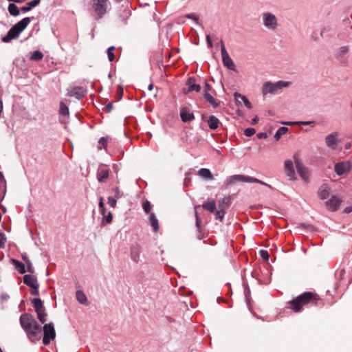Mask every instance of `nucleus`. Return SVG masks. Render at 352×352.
<instances>
[{
	"mask_svg": "<svg viewBox=\"0 0 352 352\" xmlns=\"http://www.w3.org/2000/svg\"><path fill=\"white\" fill-rule=\"evenodd\" d=\"M19 320L21 327L31 342H35L41 339L42 328L31 314H22Z\"/></svg>",
	"mask_w": 352,
	"mask_h": 352,
	"instance_id": "nucleus-1",
	"label": "nucleus"
},
{
	"mask_svg": "<svg viewBox=\"0 0 352 352\" xmlns=\"http://www.w3.org/2000/svg\"><path fill=\"white\" fill-rule=\"evenodd\" d=\"M319 300L320 297L318 294L311 292H305L289 302V308L298 312L308 304L316 305Z\"/></svg>",
	"mask_w": 352,
	"mask_h": 352,
	"instance_id": "nucleus-2",
	"label": "nucleus"
},
{
	"mask_svg": "<svg viewBox=\"0 0 352 352\" xmlns=\"http://www.w3.org/2000/svg\"><path fill=\"white\" fill-rule=\"evenodd\" d=\"M31 19L30 17H25L21 21H19L14 25H13L7 34L2 38V41L4 43H8L12 39L19 37V34L27 28L30 23Z\"/></svg>",
	"mask_w": 352,
	"mask_h": 352,
	"instance_id": "nucleus-3",
	"label": "nucleus"
},
{
	"mask_svg": "<svg viewBox=\"0 0 352 352\" xmlns=\"http://www.w3.org/2000/svg\"><path fill=\"white\" fill-rule=\"evenodd\" d=\"M289 81L278 80L277 82L267 81L265 82L261 88L262 94L265 96L267 94H276L279 93L283 89L287 88L290 85Z\"/></svg>",
	"mask_w": 352,
	"mask_h": 352,
	"instance_id": "nucleus-4",
	"label": "nucleus"
},
{
	"mask_svg": "<svg viewBox=\"0 0 352 352\" xmlns=\"http://www.w3.org/2000/svg\"><path fill=\"white\" fill-rule=\"evenodd\" d=\"M261 21L263 25L269 30L274 31L279 25L277 16L270 12H263L261 14Z\"/></svg>",
	"mask_w": 352,
	"mask_h": 352,
	"instance_id": "nucleus-5",
	"label": "nucleus"
},
{
	"mask_svg": "<svg viewBox=\"0 0 352 352\" xmlns=\"http://www.w3.org/2000/svg\"><path fill=\"white\" fill-rule=\"evenodd\" d=\"M110 3L108 0H92V6L99 19L107 13Z\"/></svg>",
	"mask_w": 352,
	"mask_h": 352,
	"instance_id": "nucleus-6",
	"label": "nucleus"
},
{
	"mask_svg": "<svg viewBox=\"0 0 352 352\" xmlns=\"http://www.w3.org/2000/svg\"><path fill=\"white\" fill-rule=\"evenodd\" d=\"M32 302L36 312L38 319L42 324H44L47 321V314L41 300L40 298H34Z\"/></svg>",
	"mask_w": 352,
	"mask_h": 352,
	"instance_id": "nucleus-7",
	"label": "nucleus"
},
{
	"mask_svg": "<svg viewBox=\"0 0 352 352\" xmlns=\"http://www.w3.org/2000/svg\"><path fill=\"white\" fill-rule=\"evenodd\" d=\"M43 343L45 345H48L52 340L56 337V332L52 322L45 324L43 326Z\"/></svg>",
	"mask_w": 352,
	"mask_h": 352,
	"instance_id": "nucleus-8",
	"label": "nucleus"
},
{
	"mask_svg": "<svg viewBox=\"0 0 352 352\" xmlns=\"http://www.w3.org/2000/svg\"><path fill=\"white\" fill-rule=\"evenodd\" d=\"M294 158L296 163V168L298 173L306 183H308L309 182L310 177L309 171L306 167H305V166L300 161L296 155L294 156Z\"/></svg>",
	"mask_w": 352,
	"mask_h": 352,
	"instance_id": "nucleus-9",
	"label": "nucleus"
},
{
	"mask_svg": "<svg viewBox=\"0 0 352 352\" xmlns=\"http://www.w3.org/2000/svg\"><path fill=\"white\" fill-rule=\"evenodd\" d=\"M87 93V89L80 86H70L67 89V96L81 99Z\"/></svg>",
	"mask_w": 352,
	"mask_h": 352,
	"instance_id": "nucleus-10",
	"label": "nucleus"
},
{
	"mask_svg": "<svg viewBox=\"0 0 352 352\" xmlns=\"http://www.w3.org/2000/svg\"><path fill=\"white\" fill-rule=\"evenodd\" d=\"M221 53L222 56V61L228 69L234 71L235 65L232 58L230 57L229 54L227 52V50L224 46V44L222 43L221 47Z\"/></svg>",
	"mask_w": 352,
	"mask_h": 352,
	"instance_id": "nucleus-11",
	"label": "nucleus"
},
{
	"mask_svg": "<svg viewBox=\"0 0 352 352\" xmlns=\"http://www.w3.org/2000/svg\"><path fill=\"white\" fill-rule=\"evenodd\" d=\"M338 133L335 131L325 137V143L327 147L331 149H335L337 147L340 142L338 140Z\"/></svg>",
	"mask_w": 352,
	"mask_h": 352,
	"instance_id": "nucleus-12",
	"label": "nucleus"
},
{
	"mask_svg": "<svg viewBox=\"0 0 352 352\" xmlns=\"http://www.w3.org/2000/svg\"><path fill=\"white\" fill-rule=\"evenodd\" d=\"M351 168V165L349 162L337 163L335 165V171L338 175L349 173Z\"/></svg>",
	"mask_w": 352,
	"mask_h": 352,
	"instance_id": "nucleus-13",
	"label": "nucleus"
},
{
	"mask_svg": "<svg viewBox=\"0 0 352 352\" xmlns=\"http://www.w3.org/2000/svg\"><path fill=\"white\" fill-rule=\"evenodd\" d=\"M186 85L188 86V88H184L183 89V91L185 94H188L192 91L199 92L201 90V86L198 84H196L195 79L194 78H189L187 80Z\"/></svg>",
	"mask_w": 352,
	"mask_h": 352,
	"instance_id": "nucleus-14",
	"label": "nucleus"
},
{
	"mask_svg": "<svg viewBox=\"0 0 352 352\" xmlns=\"http://www.w3.org/2000/svg\"><path fill=\"white\" fill-rule=\"evenodd\" d=\"M285 170L287 175L290 178V179L294 180L296 179L294 164L291 160H287L285 161Z\"/></svg>",
	"mask_w": 352,
	"mask_h": 352,
	"instance_id": "nucleus-15",
	"label": "nucleus"
},
{
	"mask_svg": "<svg viewBox=\"0 0 352 352\" xmlns=\"http://www.w3.org/2000/svg\"><path fill=\"white\" fill-rule=\"evenodd\" d=\"M140 252H141V248L139 245H135L131 247L130 250V256L131 260L135 263H138L140 261Z\"/></svg>",
	"mask_w": 352,
	"mask_h": 352,
	"instance_id": "nucleus-16",
	"label": "nucleus"
},
{
	"mask_svg": "<svg viewBox=\"0 0 352 352\" xmlns=\"http://www.w3.org/2000/svg\"><path fill=\"white\" fill-rule=\"evenodd\" d=\"M180 117L184 122H191L195 119L193 113L190 112L187 107L182 108L180 111Z\"/></svg>",
	"mask_w": 352,
	"mask_h": 352,
	"instance_id": "nucleus-17",
	"label": "nucleus"
},
{
	"mask_svg": "<svg viewBox=\"0 0 352 352\" xmlns=\"http://www.w3.org/2000/svg\"><path fill=\"white\" fill-rule=\"evenodd\" d=\"M109 176V169L107 167H100L98 170L97 179L99 182H104Z\"/></svg>",
	"mask_w": 352,
	"mask_h": 352,
	"instance_id": "nucleus-18",
	"label": "nucleus"
},
{
	"mask_svg": "<svg viewBox=\"0 0 352 352\" xmlns=\"http://www.w3.org/2000/svg\"><path fill=\"white\" fill-rule=\"evenodd\" d=\"M340 202L341 201L338 197L333 196L329 200L326 201V206L329 210L335 211L338 208Z\"/></svg>",
	"mask_w": 352,
	"mask_h": 352,
	"instance_id": "nucleus-19",
	"label": "nucleus"
},
{
	"mask_svg": "<svg viewBox=\"0 0 352 352\" xmlns=\"http://www.w3.org/2000/svg\"><path fill=\"white\" fill-rule=\"evenodd\" d=\"M23 282L25 284L32 287V289H38V284L36 278L32 275L27 274L23 276Z\"/></svg>",
	"mask_w": 352,
	"mask_h": 352,
	"instance_id": "nucleus-20",
	"label": "nucleus"
},
{
	"mask_svg": "<svg viewBox=\"0 0 352 352\" xmlns=\"http://www.w3.org/2000/svg\"><path fill=\"white\" fill-rule=\"evenodd\" d=\"M203 120L208 123L210 129L212 130H215L219 126V120L214 116H210L208 118L204 117Z\"/></svg>",
	"mask_w": 352,
	"mask_h": 352,
	"instance_id": "nucleus-21",
	"label": "nucleus"
},
{
	"mask_svg": "<svg viewBox=\"0 0 352 352\" xmlns=\"http://www.w3.org/2000/svg\"><path fill=\"white\" fill-rule=\"evenodd\" d=\"M236 181L243 182H249L252 183V182H257L254 179V177L245 176L243 175H235L232 176L231 177V182H234Z\"/></svg>",
	"mask_w": 352,
	"mask_h": 352,
	"instance_id": "nucleus-22",
	"label": "nucleus"
},
{
	"mask_svg": "<svg viewBox=\"0 0 352 352\" xmlns=\"http://www.w3.org/2000/svg\"><path fill=\"white\" fill-rule=\"evenodd\" d=\"M234 98H235L236 101L238 103L243 102L245 106L247 108H248V109H251L252 108V104H251L250 102L248 100L247 97H245V96H243V95H241V94H239V93H235L234 94Z\"/></svg>",
	"mask_w": 352,
	"mask_h": 352,
	"instance_id": "nucleus-23",
	"label": "nucleus"
},
{
	"mask_svg": "<svg viewBox=\"0 0 352 352\" xmlns=\"http://www.w3.org/2000/svg\"><path fill=\"white\" fill-rule=\"evenodd\" d=\"M198 175L206 179L212 180L214 179L210 170L208 168H202L198 171Z\"/></svg>",
	"mask_w": 352,
	"mask_h": 352,
	"instance_id": "nucleus-24",
	"label": "nucleus"
},
{
	"mask_svg": "<svg viewBox=\"0 0 352 352\" xmlns=\"http://www.w3.org/2000/svg\"><path fill=\"white\" fill-rule=\"evenodd\" d=\"M201 206L208 211L213 212L216 208V203L213 199H208Z\"/></svg>",
	"mask_w": 352,
	"mask_h": 352,
	"instance_id": "nucleus-25",
	"label": "nucleus"
},
{
	"mask_svg": "<svg viewBox=\"0 0 352 352\" xmlns=\"http://www.w3.org/2000/svg\"><path fill=\"white\" fill-rule=\"evenodd\" d=\"M348 52H349L348 47L342 46L337 50L336 53L335 54L336 58L337 59L341 60L342 58H343L345 56V55L348 53Z\"/></svg>",
	"mask_w": 352,
	"mask_h": 352,
	"instance_id": "nucleus-26",
	"label": "nucleus"
},
{
	"mask_svg": "<svg viewBox=\"0 0 352 352\" xmlns=\"http://www.w3.org/2000/svg\"><path fill=\"white\" fill-rule=\"evenodd\" d=\"M41 0H33L27 3L25 6L21 8V10L22 12H26L32 9V8L38 6L40 3Z\"/></svg>",
	"mask_w": 352,
	"mask_h": 352,
	"instance_id": "nucleus-27",
	"label": "nucleus"
},
{
	"mask_svg": "<svg viewBox=\"0 0 352 352\" xmlns=\"http://www.w3.org/2000/svg\"><path fill=\"white\" fill-rule=\"evenodd\" d=\"M149 221L150 224L152 226L153 230L155 232L158 231L159 230V224H158V220L157 219L154 213H151L149 217Z\"/></svg>",
	"mask_w": 352,
	"mask_h": 352,
	"instance_id": "nucleus-28",
	"label": "nucleus"
},
{
	"mask_svg": "<svg viewBox=\"0 0 352 352\" xmlns=\"http://www.w3.org/2000/svg\"><path fill=\"white\" fill-rule=\"evenodd\" d=\"M76 298L80 304H87V298L82 291L79 290L76 292Z\"/></svg>",
	"mask_w": 352,
	"mask_h": 352,
	"instance_id": "nucleus-29",
	"label": "nucleus"
},
{
	"mask_svg": "<svg viewBox=\"0 0 352 352\" xmlns=\"http://www.w3.org/2000/svg\"><path fill=\"white\" fill-rule=\"evenodd\" d=\"M318 194H319V197L322 199H324L327 198V197L329 195V187L327 186H322L319 190Z\"/></svg>",
	"mask_w": 352,
	"mask_h": 352,
	"instance_id": "nucleus-30",
	"label": "nucleus"
},
{
	"mask_svg": "<svg viewBox=\"0 0 352 352\" xmlns=\"http://www.w3.org/2000/svg\"><path fill=\"white\" fill-rule=\"evenodd\" d=\"M314 121H298V122H285L283 124L292 126V125H310L314 124Z\"/></svg>",
	"mask_w": 352,
	"mask_h": 352,
	"instance_id": "nucleus-31",
	"label": "nucleus"
},
{
	"mask_svg": "<svg viewBox=\"0 0 352 352\" xmlns=\"http://www.w3.org/2000/svg\"><path fill=\"white\" fill-rule=\"evenodd\" d=\"M12 263L15 265L16 267L18 269L19 273L24 274L26 272L25 265L21 262H19L15 259H12Z\"/></svg>",
	"mask_w": 352,
	"mask_h": 352,
	"instance_id": "nucleus-32",
	"label": "nucleus"
},
{
	"mask_svg": "<svg viewBox=\"0 0 352 352\" xmlns=\"http://www.w3.org/2000/svg\"><path fill=\"white\" fill-rule=\"evenodd\" d=\"M288 128L286 126L280 127L276 132L274 135V138L276 140H279L283 135L285 134L288 131Z\"/></svg>",
	"mask_w": 352,
	"mask_h": 352,
	"instance_id": "nucleus-33",
	"label": "nucleus"
},
{
	"mask_svg": "<svg viewBox=\"0 0 352 352\" xmlns=\"http://www.w3.org/2000/svg\"><path fill=\"white\" fill-rule=\"evenodd\" d=\"M8 11H9V13L12 16H16L19 14V10L18 7L14 3L9 4Z\"/></svg>",
	"mask_w": 352,
	"mask_h": 352,
	"instance_id": "nucleus-34",
	"label": "nucleus"
},
{
	"mask_svg": "<svg viewBox=\"0 0 352 352\" xmlns=\"http://www.w3.org/2000/svg\"><path fill=\"white\" fill-rule=\"evenodd\" d=\"M43 58V54L42 52H41L40 51H34L32 55H31V57L30 58L33 60H36V61H38V60H41L42 58Z\"/></svg>",
	"mask_w": 352,
	"mask_h": 352,
	"instance_id": "nucleus-35",
	"label": "nucleus"
},
{
	"mask_svg": "<svg viewBox=\"0 0 352 352\" xmlns=\"http://www.w3.org/2000/svg\"><path fill=\"white\" fill-rule=\"evenodd\" d=\"M204 97L206 98V100L209 102L213 107H217V103L216 102L214 98L209 94V93H204Z\"/></svg>",
	"mask_w": 352,
	"mask_h": 352,
	"instance_id": "nucleus-36",
	"label": "nucleus"
},
{
	"mask_svg": "<svg viewBox=\"0 0 352 352\" xmlns=\"http://www.w3.org/2000/svg\"><path fill=\"white\" fill-rule=\"evenodd\" d=\"M59 113L61 115L63 116H68L69 115V109L66 104H65L64 102H61L60 104V109Z\"/></svg>",
	"mask_w": 352,
	"mask_h": 352,
	"instance_id": "nucleus-37",
	"label": "nucleus"
},
{
	"mask_svg": "<svg viewBox=\"0 0 352 352\" xmlns=\"http://www.w3.org/2000/svg\"><path fill=\"white\" fill-rule=\"evenodd\" d=\"M109 138L107 137H102L101 138L99 141H98V149H102V148H107V140H108Z\"/></svg>",
	"mask_w": 352,
	"mask_h": 352,
	"instance_id": "nucleus-38",
	"label": "nucleus"
},
{
	"mask_svg": "<svg viewBox=\"0 0 352 352\" xmlns=\"http://www.w3.org/2000/svg\"><path fill=\"white\" fill-rule=\"evenodd\" d=\"M197 206L195 207V218H196V226L197 228V230H198V232H200V229H201V217L197 210Z\"/></svg>",
	"mask_w": 352,
	"mask_h": 352,
	"instance_id": "nucleus-39",
	"label": "nucleus"
},
{
	"mask_svg": "<svg viewBox=\"0 0 352 352\" xmlns=\"http://www.w3.org/2000/svg\"><path fill=\"white\" fill-rule=\"evenodd\" d=\"M219 207H221V206H219ZM224 214H225V212H224L223 208H219L217 210L216 214H215L216 219L221 221L224 217Z\"/></svg>",
	"mask_w": 352,
	"mask_h": 352,
	"instance_id": "nucleus-40",
	"label": "nucleus"
},
{
	"mask_svg": "<svg viewBox=\"0 0 352 352\" xmlns=\"http://www.w3.org/2000/svg\"><path fill=\"white\" fill-rule=\"evenodd\" d=\"M142 208L146 213H149L151 210V205L148 201H146L143 203Z\"/></svg>",
	"mask_w": 352,
	"mask_h": 352,
	"instance_id": "nucleus-41",
	"label": "nucleus"
},
{
	"mask_svg": "<svg viewBox=\"0 0 352 352\" xmlns=\"http://www.w3.org/2000/svg\"><path fill=\"white\" fill-rule=\"evenodd\" d=\"M102 215L104 216L103 223H110L112 221L113 216L111 212L107 215H105V214Z\"/></svg>",
	"mask_w": 352,
	"mask_h": 352,
	"instance_id": "nucleus-42",
	"label": "nucleus"
},
{
	"mask_svg": "<svg viewBox=\"0 0 352 352\" xmlns=\"http://www.w3.org/2000/svg\"><path fill=\"white\" fill-rule=\"evenodd\" d=\"M114 47L111 46L110 47L108 48V50H107V54H108V58L110 61H113L115 58L114 57V54L113 52V51L114 50Z\"/></svg>",
	"mask_w": 352,
	"mask_h": 352,
	"instance_id": "nucleus-43",
	"label": "nucleus"
},
{
	"mask_svg": "<svg viewBox=\"0 0 352 352\" xmlns=\"http://www.w3.org/2000/svg\"><path fill=\"white\" fill-rule=\"evenodd\" d=\"M117 199H118L115 198L114 197H108L109 205L112 208H115L117 204Z\"/></svg>",
	"mask_w": 352,
	"mask_h": 352,
	"instance_id": "nucleus-44",
	"label": "nucleus"
},
{
	"mask_svg": "<svg viewBox=\"0 0 352 352\" xmlns=\"http://www.w3.org/2000/svg\"><path fill=\"white\" fill-rule=\"evenodd\" d=\"M256 133V131L253 128H248L246 129H245L244 131V134L247 136V137H251L252 136L254 133Z\"/></svg>",
	"mask_w": 352,
	"mask_h": 352,
	"instance_id": "nucleus-45",
	"label": "nucleus"
},
{
	"mask_svg": "<svg viewBox=\"0 0 352 352\" xmlns=\"http://www.w3.org/2000/svg\"><path fill=\"white\" fill-rule=\"evenodd\" d=\"M114 197L116 199H120L123 196V192L120 190L118 187L114 188Z\"/></svg>",
	"mask_w": 352,
	"mask_h": 352,
	"instance_id": "nucleus-46",
	"label": "nucleus"
},
{
	"mask_svg": "<svg viewBox=\"0 0 352 352\" xmlns=\"http://www.w3.org/2000/svg\"><path fill=\"white\" fill-rule=\"evenodd\" d=\"M26 266H27V270L26 271L30 272V273H33L34 272V268H33V266H32V264L31 263V261L30 260H27L26 261Z\"/></svg>",
	"mask_w": 352,
	"mask_h": 352,
	"instance_id": "nucleus-47",
	"label": "nucleus"
},
{
	"mask_svg": "<svg viewBox=\"0 0 352 352\" xmlns=\"http://www.w3.org/2000/svg\"><path fill=\"white\" fill-rule=\"evenodd\" d=\"M98 206H99V208H100V209L101 210V213L102 214H104V213H105V208H104V202H103L102 197H100Z\"/></svg>",
	"mask_w": 352,
	"mask_h": 352,
	"instance_id": "nucleus-48",
	"label": "nucleus"
},
{
	"mask_svg": "<svg viewBox=\"0 0 352 352\" xmlns=\"http://www.w3.org/2000/svg\"><path fill=\"white\" fill-rule=\"evenodd\" d=\"M6 238L5 234L0 232V248H3L5 245Z\"/></svg>",
	"mask_w": 352,
	"mask_h": 352,
	"instance_id": "nucleus-49",
	"label": "nucleus"
},
{
	"mask_svg": "<svg viewBox=\"0 0 352 352\" xmlns=\"http://www.w3.org/2000/svg\"><path fill=\"white\" fill-rule=\"evenodd\" d=\"M260 254H261V257L265 260H267L269 258L270 256H269L267 251H266V250H261Z\"/></svg>",
	"mask_w": 352,
	"mask_h": 352,
	"instance_id": "nucleus-50",
	"label": "nucleus"
},
{
	"mask_svg": "<svg viewBox=\"0 0 352 352\" xmlns=\"http://www.w3.org/2000/svg\"><path fill=\"white\" fill-rule=\"evenodd\" d=\"M186 16L188 19H192L195 22H197L199 20V17L196 14H189Z\"/></svg>",
	"mask_w": 352,
	"mask_h": 352,
	"instance_id": "nucleus-51",
	"label": "nucleus"
},
{
	"mask_svg": "<svg viewBox=\"0 0 352 352\" xmlns=\"http://www.w3.org/2000/svg\"><path fill=\"white\" fill-rule=\"evenodd\" d=\"M254 179H255V180H256L257 182H252V183H257V184H261V185L266 186H267V187H269V188H272V187L270 185H269V184H266L265 182H263V181H261V180H259V179H256V178H254Z\"/></svg>",
	"mask_w": 352,
	"mask_h": 352,
	"instance_id": "nucleus-52",
	"label": "nucleus"
},
{
	"mask_svg": "<svg viewBox=\"0 0 352 352\" xmlns=\"http://www.w3.org/2000/svg\"><path fill=\"white\" fill-rule=\"evenodd\" d=\"M206 41L208 43V47H212V41H211V38H210V36L209 34H208L206 36Z\"/></svg>",
	"mask_w": 352,
	"mask_h": 352,
	"instance_id": "nucleus-53",
	"label": "nucleus"
},
{
	"mask_svg": "<svg viewBox=\"0 0 352 352\" xmlns=\"http://www.w3.org/2000/svg\"><path fill=\"white\" fill-rule=\"evenodd\" d=\"M122 89L121 87H118V97H119V99H120L122 98Z\"/></svg>",
	"mask_w": 352,
	"mask_h": 352,
	"instance_id": "nucleus-54",
	"label": "nucleus"
},
{
	"mask_svg": "<svg viewBox=\"0 0 352 352\" xmlns=\"http://www.w3.org/2000/svg\"><path fill=\"white\" fill-rule=\"evenodd\" d=\"M106 109L108 112H110L111 109H113V103L110 102L106 106Z\"/></svg>",
	"mask_w": 352,
	"mask_h": 352,
	"instance_id": "nucleus-55",
	"label": "nucleus"
},
{
	"mask_svg": "<svg viewBox=\"0 0 352 352\" xmlns=\"http://www.w3.org/2000/svg\"><path fill=\"white\" fill-rule=\"evenodd\" d=\"M258 138H267V135L265 133H260L257 135Z\"/></svg>",
	"mask_w": 352,
	"mask_h": 352,
	"instance_id": "nucleus-56",
	"label": "nucleus"
},
{
	"mask_svg": "<svg viewBox=\"0 0 352 352\" xmlns=\"http://www.w3.org/2000/svg\"><path fill=\"white\" fill-rule=\"evenodd\" d=\"M258 117L255 116L252 120V124L254 125V124H256L258 123Z\"/></svg>",
	"mask_w": 352,
	"mask_h": 352,
	"instance_id": "nucleus-57",
	"label": "nucleus"
},
{
	"mask_svg": "<svg viewBox=\"0 0 352 352\" xmlns=\"http://www.w3.org/2000/svg\"><path fill=\"white\" fill-rule=\"evenodd\" d=\"M210 86L208 83H205V93H208V91L210 90Z\"/></svg>",
	"mask_w": 352,
	"mask_h": 352,
	"instance_id": "nucleus-58",
	"label": "nucleus"
},
{
	"mask_svg": "<svg viewBox=\"0 0 352 352\" xmlns=\"http://www.w3.org/2000/svg\"><path fill=\"white\" fill-rule=\"evenodd\" d=\"M344 146H345L346 149H349L351 148V142L346 143Z\"/></svg>",
	"mask_w": 352,
	"mask_h": 352,
	"instance_id": "nucleus-59",
	"label": "nucleus"
},
{
	"mask_svg": "<svg viewBox=\"0 0 352 352\" xmlns=\"http://www.w3.org/2000/svg\"><path fill=\"white\" fill-rule=\"evenodd\" d=\"M34 290L32 292V294L33 295H38V289H33Z\"/></svg>",
	"mask_w": 352,
	"mask_h": 352,
	"instance_id": "nucleus-60",
	"label": "nucleus"
},
{
	"mask_svg": "<svg viewBox=\"0 0 352 352\" xmlns=\"http://www.w3.org/2000/svg\"><path fill=\"white\" fill-rule=\"evenodd\" d=\"M153 85L152 84H150V85H148V90H150V91H151V90H152V89H153Z\"/></svg>",
	"mask_w": 352,
	"mask_h": 352,
	"instance_id": "nucleus-61",
	"label": "nucleus"
},
{
	"mask_svg": "<svg viewBox=\"0 0 352 352\" xmlns=\"http://www.w3.org/2000/svg\"><path fill=\"white\" fill-rule=\"evenodd\" d=\"M23 259L26 263L27 260H29L26 256L23 255Z\"/></svg>",
	"mask_w": 352,
	"mask_h": 352,
	"instance_id": "nucleus-62",
	"label": "nucleus"
},
{
	"mask_svg": "<svg viewBox=\"0 0 352 352\" xmlns=\"http://www.w3.org/2000/svg\"><path fill=\"white\" fill-rule=\"evenodd\" d=\"M346 210L347 212H351L350 208H346Z\"/></svg>",
	"mask_w": 352,
	"mask_h": 352,
	"instance_id": "nucleus-63",
	"label": "nucleus"
}]
</instances>
